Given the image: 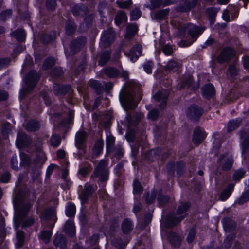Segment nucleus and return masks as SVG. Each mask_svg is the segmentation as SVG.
<instances>
[{
  "label": "nucleus",
  "instance_id": "1",
  "mask_svg": "<svg viewBox=\"0 0 249 249\" xmlns=\"http://www.w3.org/2000/svg\"><path fill=\"white\" fill-rule=\"evenodd\" d=\"M135 96L134 93L128 90H122L119 96L120 101L122 107L126 112V120L125 123L128 128L126 135V138L129 142L134 140L135 137V130L130 129L133 126L136 125L140 121L142 114L141 113L133 112V114L129 112V110L134 109L138 102L142 99L141 90L139 86L137 85Z\"/></svg>",
  "mask_w": 249,
  "mask_h": 249
},
{
  "label": "nucleus",
  "instance_id": "2",
  "mask_svg": "<svg viewBox=\"0 0 249 249\" xmlns=\"http://www.w3.org/2000/svg\"><path fill=\"white\" fill-rule=\"evenodd\" d=\"M13 204L15 209L14 221L16 229L20 226L25 228L32 225L35 222L33 218L24 220L31 207L30 203L22 196H17L13 201Z\"/></svg>",
  "mask_w": 249,
  "mask_h": 249
},
{
  "label": "nucleus",
  "instance_id": "3",
  "mask_svg": "<svg viewBox=\"0 0 249 249\" xmlns=\"http://www.w3.org/2000/svg\"><path fill=\"white\" fill-rule=\"evenodd\" d=\"M71 11L75 17H85L84 22L80 27L81 29L83 28L82 29L83 31L91 26L93 16L86 6L82 4L75 5L72 8Z\"/></svg>",
  "mask_w": 249,
  "mask_h": 249
},
{
  "label": "nucleus",
  "instance_id": "4",
  "mask_svg": "<svg viewBox=\"0 0 249 249\" xmlns=\"http://www.w3.org/2000/svg\"><path fill=\"white\" fill-rule=\"evenodd\" d=\"M205 28L203 27L198 26L192 23H187L180 24L178 27V34L181 36L185 35V32H187L192 39V41L189 42L190 45L195 41L198 36L205 30Z\"/></svg>",
  "mask_w": 249,
  "mask_h": 249
},
{
  "label": "nucleus",
  "instance_id": "5",
  "mask_svg": "<svg viewBox=\"0 0 249 249\" xmlns=\"http://www.w3.org/2000/svg\"><path fill=\"white\" fill-rule=\"evenodd\" d=\"M108 161L106 159L101 160L95 167L91 178H98V183H103L108 179L109 171L108 168Z\"/></svg>",
  "mask_w": 249,
  "mask_h": 249
},
{
  "label": "nucleus",
  "instance_id": "6",
  "mask_svg": "<svg viewBox=\"0 0 249 249\" xmlns=\"http://www.w3.org/2000/svg\"><path fill=\"white\" fill-rule=\"evenodd\" d=\"M97 189L96 184L86 183L84 188L79 194V198L81 200L82 205L86 203L89 199L95 193Z\"/></svg>",
  "mask_w": 249,
  "mask_h": 249
},
{
  "label": "nucleus",
  "instance_id": "7",
  "mask_svg": "<svg viewBox=\"0 0 249 249\" xmlns=\"http://www.w3.org/2000/svg\"><path fill=\"white\" fill-rule=\"evenodd\" d=\"M235 55V51L231 48H224L217 56V61L219 63L228 62L233 59Z\"/></svg>",
  "mask_w": 249,
  "mask_h": 249
},
{
  "label": "nucleus",
  "instance_id": "8",
  "mask_svg": "<svg viewBox=\"0 0 249 249\" xmlns=\"http://www.w3.org/2000/svg\"><path fill=\"white\" fill-rule=\"evenodd\" d=\"M115 34L112 28L105 31L101 36V44L105 47L109 46L114 40Z\"/></svg>",
  "mask_w": 249,
  "mask_h": 249
},
{
  "label": "nucleus",
  "instance_id": "9",
  "mask_svg": "<svg viewBox=\"0 0 249 249\" xmlns=\"http://www.w3.org/2000/svg\"><path fill=\"white\" fill-rule=\"evenodd\" d=\"M203 113V109L196 105H191L187 109L186 114L191 120L197 121Z\"/></svg>",
  "mask_w": 249,
  "mask_h": 249
},
{
  "label": "nucleus",
  "instance_id": "10",
  "mask_svg": "<svg viewBox=\"0 0 249 249\" xmlns=\"http://www.w3.org/2000/svg\"><path fill=\"white\" fill-rule=\"evenodd\" d=\"M40 76L37 73V72L34 70H32L28 73L25 79L26 84L28 86V90L31 91L37 83Z\"/></svg>",
  "mask_w": 249,
  "mask_h": 249
},
{
  "label": "nucleus",
  "instance_id": "11",
  "mask_svg": "<svg viewBox=\"0 0 249 249\" xmlns=\"http://www.w3.org/2000/svg\"><path fill=\"white\" fill-rule=\"evenodd\" d=\"M169 91L166 89L159 90L154 96V99L157 102H160L159 105L160 108H164L167 103Z\"/></svg>",
  "mask_w": 249,
  "mask_h": 249
},
{
  "label": "nucleus",
  "instance_id": "12",
  "mask_svg": "<svg viewBox=\"0 0 249 249\" xmlns=\"http://www.w3.org/2000/svg\"><path fill=\"white\" fill-rule=\"evenodd\" d=\"M206 137V134L204 130L199 127H196L194 131L193 142L196 145L199 144L204 140Z\"/></svg>",
  "mask_w": 249,
  "mask_h": 249
},
{
  "label": "nucleus",
  "instance_id": "13",
  "mask_svg": "<svg viewBox=\"0 0 249 249\" xmlns=\"http://www.w3.org/2000/svg\"><path fill=\"white\" fill-rule=\"evenodd\" d=\"M142 47L140 44L134 45L130 50L128 54V56L132 62H135L141 55L142 53Z\"/></svg>",
  "mask_w": 249,
  "mask_h": 249
},
{
  "label": "nucleus",
  "instance_id": "14",
  "mask_svg": "<svg viewBox=\"0 0 249 249\" xmlns=\"http://www.w3.org/2000/svg\"><path fill=\"white\" fill-rule=\"evenodd\" d=\"M197 2L198 0H185L184 2L178 7V10L181 12H189L196 5Z\"/></svg>",
  "mask_w": 249,
  "mask_h": 249
},
{
  "label": "nucleus",
  "instance_id": "15",
  "mask_svg": "<svg viewBox=\"0 0 249 249\" xmlns=\"http://www.w3.org/2000/svg\"><path fill=\"white\" fill-rule=\"evenodd\" d=\"M53 90L54 94L58 96H63L71 90V88L69 85H61L55 84L53 86Z\"/></svg>",
  "mask_w": 249,
  "mask_h": 249
},
{
  "label": "nucleus",
  "instance_id": "16",
  "mask_svg": "<svg viewBox=\"0 0 249 249\" xmlns=\"http://www.w3.org/2000/svg\"><path fill=\"white\" fill-rule=\"evenodd\" d=\"M86 42V39L83 36L79 37L77 39L73 40L71 45V49L72 51V53H76L81 47L85 44Z\"/></svg>",
  "mask_w": 249,
  "mask_h": 249
},
{
  "label": "nucleus",
  "instance_id": "17",
  "mask_svg": "<svg viewBox=\"0 0 249 249\" xmlns=\"http://www.w3.org/2000/svg\"><path fill=\"white\" fill-rule=\"evenodd\" d=\"M41 218L45 220H53V223L56 220V212L53 208H49L42 212Z\"/></svg>",
  "mask_w": 249,
  "mask_h": 249
},
{
  "label": "nucleus",
  "instance_id": "18",
  "mask_svg": "<svg viewBox=\"0 0 249 249\" xmlns=\"http://www.w3.org/2000/svg\"><path fill=\"white\" fill-rule=\"evenodd\" d=\"M53 245L59 249H66L67 240L65 237L61 234L56 235L53 240Z\"/></svg>",
  "mask_w": 249,
  "mask_h": 249
},
{
  "label": "nucleus",
  "instance_id": "19",
  "mask_svg": "<svg viewBox=\"0 0 249 249\" xmlns=\"http://www.w3.org/2000/svg\"><path fill=\"white\" fill-rule=\"evenodd\" d=\"M87 136V133L83 130L79 131L77 132L75 136V145L78 148H83V144Z\"/></svg>",
  "mask_w": 249,
  "mask_h": 249
},
{
  "label": "nucleus",
  "instance_id": "20",
  "mask_svg": "<svg viewBox=\"0 0 249 249\" xmlns=\"http://www.w3.org/2000/svg\"><path fill=\"white\" fill-rule=\"evenodd\" d=\"M240 136L241 140L242 154H244L249 148V135L245 131H242L240 132Z\"/></svg>",
  "mask_w": 249,
  "mask_h": 249
},
{
  "label": "nucleus",
  "instance_id": "21",
  "mask_svg": "<svg viewBox=\"0 0 249 249\" xmlns=\"http://www.w3.org/2000/svg\"><path fill=\"white\" fill-rule=\"evenodd\" d=\"M201 90L203 96L207 99L211 98L215 94L214 88L211 84H207L204 86L202 88Z\"/></svg>",
  "mask_w": 249,
  "mask_h": 249
},
{
  "label": "nucleus",
  "instance_id": "22",
  "mask_svg": "<svg viewBox=\"0 0 249 249\" xmlns=\"http://www.w3.org/2000/svg\"><path fill=\"white\" fill-rule=\"evenodd\" d=\"M17 143L20 146H27L29 144L30 138L24 132H20L17 135Z\"/></svg>",
  "mask_w": 249,
  "mask_h": 249
},
{
  "label": "nucleus",
  "instance_id": "23",
  "mask_svg": "<svg viewBox=\"0 0 249 249\" xmlns=\"http://www.w3.org/2000/svg\"><path fill=\"white\" fill-rule=\"evenodd\" d=\"M46 160L45 154L41 148H39L36 152V158L34 160V164L38 167H41Z\"/></svg>",
  "mask_w": 249,
  "mask_h": 249
},
{
  "label": "nucleus",
  "instance_id": "24",
  "mask_svg": "<svg viewBox=\"0 0 249 249\" xmlns=\"http://www.w3.org/2000/svg\"><path fill=\"white\" fill-rule=\"evenodd\" d=\"M223 227L226 232H231L236 227V223L229 217H225L222 220Z\"/></svg>",
  "mask_w": 249,
  "mask_h": 249
},
{
  "label": "nucleus",
  "instance_id": "25",
  "mask_svg": "<svg viewBox=\"0 0 249 249\" xmlns=\"http://www.w3.org/2000/svg\"><path fill=\"white\" fill-rule=\"evenodd\" d=\"M133 229L132 222L128 218H125L122 223V230L124 234H128Z\"/></svg>",
  "mask_w": 249,
  "mask_h": 249
},
{
  "label": "nucleus",
  "instance_id": "26",
  "mask_svg": "<svg viewBox=\"0 0 249 249\" xmlns=\"http://www.w3.org/2000/svg\"><path fill=\"white\" fill-rule=\"evenodd\" d=\"M103 145L104 143L102 140H98L96 142L92 151V159L96 158L101 153Z\"/></svg>",
  "mask_w": 249,
  "mask_h": 249
},
{
  "label": "nucleus",
  "instance_id": "27",
  "mask_svg": "<svg viewBox=\"0 0 249 249\" xmlns=\"http://www.w3.org/2000/svg\"><path fill=\"white\" fill-rule=\"evenodd\" d=\"M181 67V64L174 60H170L167 64L165 70L170 72L177 71Z\"/></svg>",
  "mask_w": 249,
  "mask_h": 249
},
{
  "label": "nucleus",
  "instance_id": "28",
  "mask_svg": "<svg viewBox=\"0 0 249 249\" xmlns=\"http://www.w3.org/2000/svg\"><path fill=\"white\" fill-rule=\"evenodd\" d=\"M186 216V214H184L179 217L173 216L172 217L168 218L166 222V227L168 228H172L175 226L178 222L183 220Z\"/></svg>",
  "mask_w": 249,
  "mask_h": 249
},
{
  "label": "nucleus",
  "instance_id": "29",
  "mask_svg": "<svg viewBox=\"0 0 249 249\" xmlns=\"http://www.w3.org/2000/svg\"><path fill=\"white\" fill-rule=\"evenodd\" d=\"M65 232L70 236H73L75 235V227L73 222L71 220H67L64 226Z\"/></svg>",
  "mask_w": 249,
  "mask_h": 249
},
{
  "label": "nucleus",
  "instance_id": "30",
  "mask_svg": "<svg viewBox=\"0 0 249 249\" xmlns=\"http://www.w3.org/2000/svg\"><path fill=\"white\" fill-rule=\"evenodd\" d=\"M234 184L233 183L229 184L226 188H225L220 194V199L224 201L228 199L233 190Z\"/></svg>",
  "mask_w": 249,
  "mask_h": 249
},
{
  "label": "nucleus",
  "instance_id": "31",
  "mask_svg": "<svg viewBox=\"0 0 249 249\" xmlns=\"http://www.w3.org/2000/svg\"><path fill=\"white\" fill-rule=\"evenodd\" d=\"M242 122V119L241 118L230 120L228 124V132L232 131L237 128L240 126Z\"/></svg>",
  "mask_w": 249,
  "mask_h": 249
},
{
  "label": "nucleus",
  "instance_id": "32",
  "mask_svg": "<svg viewBox=\"0 0 249 249\" xmlns=\"http://www.w3.org/2000/svg\"><path fill=\"white\" fill-rule=\"evenodd\" d=\"M55 37L56 33L54 31H51L48 33H42L40 35V38L44 43L47 44L53 40Z\"/></svg>",
  "mask_w": 249,
  "mask_h": 249
},
{
  "label": "nucleus",
  "instance_id": "33",
  "mask_svg": "<svg viewBox=\"0 0 249 249\" xmlns=\"http://www.w3.org/2000/svg\"><path fill=\"white\" fill-rule=\"evenodd\" d=\"M191 88L192 90H196L199 87L197 85H194L193 83V79L191 76H188L185 78L182 82L181 88Z\"/></svg>",
  "mask_w": 249,
  "mask_h": 249
},
{
  "label": "nucleus",
  "instance_id": "34",
  "mask_svg": "<svg viewBox=\"0 0 249 249\" xmlns=\"http://www.w3.org/2000/svg\"><path fill=\"white\" fill-rule=\"evenodd\" d=\"M138 27L136 23L129 24L127 26L125 37L130 39L137 32Z\"/></svg>",
  "mask_w": 249,
  "mask_h": 249
},
{
  "label": "nucleus",
  "instance_id": "35",
  "mask_svg": "<svg viewBox=\"0 0 249 249\" xmlns=\"http://www.w3.org/2000/svg\"><path fill=\"white\" fill-rule=\"evenodd\" d=\"M17 230L16 237L17 242L16 243V248L17 249L20 248L24 244V233L23 231Z\"/></svg>",
  "mask_w": 249,
  "mask_h": 249
},
{
  "label": "nucleus",
  "instance_id": "36",
  "mask_svg": "<svg viewBox=\"0 0 249 249\" xmlns=\"http://www.w3.org/2000/svg\"><path fill=\"white\" fill-rule=\"evenodd\" d=\"M91 166L86 162L81 164L78 173L83 177L87 176L91 170Z\"/></svg>",
  "mask_w": 249,
  "mask_h": 249
},
{
  "label": "nucleus",
  "instance_id": "37",
  "mask_svg": "<svg viewBox=\"0 0 249 249\" xmlns=\"http://www.w3.org/2000/svg\"><path fill=\"white\" fill-rule=\"evenodd\" d=\"M89 86L94 89L97 94H100L104 90V87L99 81L91 80L89 82Z\"/></svg>",
  "mask_w": 249,
  "mask_h": 249
},
{
  "label": "nucleus",
  "instance_id": "38",
  "mask_svg": "<svg viewBox=\"0 0 249 249\" xmlns=\"http://www.w3.org/2000/svg\"><path fill=\"white\" fill-rule=\"evenodd\" d=\"M169 239L171 244L175 247L178 246L181 241L180 238L173 231L169 232Z\"/></svg>",
  "mask_w": 249,
  "mask_h": 249
},
{
  "label": "nucleus",
  "instance_id": "39",
  "mask_svg": "<svg viewBox=\"0 0 249 249\" xmlns=\"http://www.w3.org/2000/svg\"><path fill=\"white\" fill-rule=\"evenodd\" d=\"M74 117V113L72 110L69 111V117L63 119L59 124V127L67 128L68 125L71 123Z\"/></svg>",
  "mask_w": 249,
  "mask_h": 249
},
{
  "label": "nucleus",
  "instance_id": "40",
  "mask_svg": "<svg viewBox=\"0 0 249 249\" xmlns=\"http://www.w3.org/2000/svg\"><path fill=\"white\" fill-rule=\"evenodd\" d=\"M77 26L75 23L71 20L68 21L65 24V32L67 35H71L73 34Z\"/></svg>",
  "mask_w": 249,
  "mask_h": 249
},
{
  "label": "nucleus",
  "instance_id": "41",
  "mask_svg": "<svg viewBox=\"0 0 249 249\" xmlns=\"http://www.w3.org/2000/svg\"><path fill=\"white\" fill-rule=\"evenodd\" d=\"M110 53L108 51H105L101 53L99 55V65L100 66L105 65L109 60Z\"/></svg>",
  "mask_w": 249,
  "mask_h": 249
},
{
  "label": "nucleus",
  "instance_id": "42",
  "mask_svg": "<svg viewBox=\"0 0 249 249\" xmlns=\"http://www.w3.org/2000/svg\"><path fill=\"white\" fill-rule=\"evenodd\" d=\"M26 129L29 131H35L39 129V124L38 121L31 120L25 125Z\"/></svg>",
  "mask_w": 249,
  "mask_h": 249
},
{
  "label": "nucleus",
  "instance_id": "43",
  "mask_svg": "<svg viewBox=\"0 0 249 249\" xmlns=\"http://www.w3.org/2000/svg\"><path fill=\"white\" fill-rule=\"evenodd\" d=\"M217 11L216 8L213 7L208 8L206 9V13L208 15L211 24H213Z\"/></svg>",
  "mask_w": 249,
  "mask_h": 249
},
{
  "label": "nucleus",
  "instance_id": "44",
  "mask_svg": "<svg viewBox=\"0 0 249 249\" xmlns=\"http://www.w3.org/2000/svg\"><path fill=\"white\" fill-rule=\"evenodd\" d=\"M127 19V16L123 11H120L116 14L115 18V23L117 25H120L123 22H125Z\"/></svg>",
  "mask_w": 249,
  "mask_h": 249
},
{
  "label": "nucleus",
  "instance_id": "45",
  "mask_svg": "<svg viewBox=\"0 0 249 249\" xmlns=\"http://www.w3.org/2000/svg\"><path fill=\"white\" fill-rule=\"evenodd\" d=\"M157 199L158 201V203L160 206H163L164 205L168 203L169 200V196H163L162 195V192L161 190L157 192Z\"/></svg>",
  "mask_w": 249,
  "mask_h": 249
},
{
  "label": "nucleus",
  "instance_id": "46",
  "mask_svg": "<svg viewBox=\"0 0 249 249\" xmlns=\"http://www.w3.org/2000/svg\"><path fill=\"white\" fill-rule=\"evenodd\" d=\"M228 72L232 77H234L238 75L239 70L237 67V64L236 61H234L229 65L228 69Z\"/></svg>",
  "mask_w": 249,
  "mask_h": 249
},
{
  "label": "nucleus",
  "instance_id": "47",
  "mask_svg": "<svg viewBox=\"0 0 249 249\" xmlns=\"http://www.w3.org/2000/svg\"><path fill=\"white\" fill-rule=\"evenodd\" d=\"M75 205L72 203H69L65 211L66 215L70 217H73L75 215Z\"/></svg>",
  "mask_w": 249,
  "mask_h": 249
},
{
  "label": "nucleus",
  "instance_id": "48",
  "mask_svg": "<svg viewBox=\"0 0 249 249\" xmlns=\"http://www.w3.org/2000/svg\"><path fill=\"white\" fill-rule=\"evenodd\" d=\"M104 72L106 75L111 78L115 77L119 74V71L116 68L112 67L106 68L104 71Z\"/></svg>",
  "mask_w": 249,
  "mask_h": 249
},
{
  "label": "nucleus",
  "instance_id": "49",
  "mask_svg": "<svg viewBox=\"0 0 249 249\" xmlns=\"http://www.w3.org/2000/svg\"><path fill=\"white\" fill-rule=\"evenodd\" d=\"M11 35L15 36L18 41H22L25 39L24 31L22 29H18L11 33Z\"/></svg>",
  "mask_w": 249,
  "mask_h": 249
},
{
  "label": "nucleus",
  "instance_id": "50",
  "mask_svg": "<svg viewBox=\"0 0 249 249\" xmlns=\"http://www.w3.org/2000/svg\"><path fill=\"white\" fill-rule=\"evenodd\" d=\"M20 165L25 167H28L31 163V159L30 156L25 153H20Z\"/></svg>",
  "mask_w": 249,
  "mask_h": 249
},
{
  "label": "nucleus",
  "instance_id": "51",
  "mask_svg": "<svg viewBox=\"0 0 249 249\" xmlns=\"http://www.w3.org/2000/svg\"><path fill=\"white\" fill-rule=\"evenodd\" d=\"M157 196V191L156 190H153L151 194L149 193H147L145 195V199L146 203L150 204L153 203Z\"/></svg>",
  "mask_w": 249,
  "mask_h": 249
},
{
  "label": "nucleus",
  "instance_id": "52",
  "mask_svg": "<svg viewBox=\"0 0 249 249\" xmlns=\"http://www.w3.org/2000/svg\"><path fill=\"white\" fill-rule=\"evenodd\" d=\"M169 12L168 8L160 10L155 13L154 18L159 20H162L168 16Z\"/></svg>",
  "mask_w": 249,
  "mask_h": 249
},
{
  "label": "nucleus",
  "instance_id": "53",
  "mask_svg": "<svg viewBox=\"0 0 249 249\" xmlns=\"http://www.w3.org/2000/svg\"><path fill=\"white\" fill-rule=\"evenodd\" d=\"M190 207L189 202L182 203L179 205L177 209V213L178 215H181L185 213Z\"/></svg>",
  "mask_w": 249,
  "mask_h": 249
},
{
  "label": "nucleus",
  "instance_id": "54",
  "mask_svg": "<svg viewBox=\"0 0 249 249\" xmlns=\"http://www.w3.org/2000/svg\"><path fill=\"white\" fill-rule=\"evenodd\" d=\"M11 129V124L10 123L6 122L3 124L2 126L1 136L3 139H7L8 133Z\"/></svg>",
  "mask_w": 249,
  "mask_h": 249
},
{
  "label": "nucleus",
  "instance_id": "55",
  "mask_svg": "<svg viewBox=\"0 0 249 249\" xmlns=\"http://www.w3.org/2000/svg\"><path fill=\"white\" fill-rule=\"evenodd\" d=\"M52 233L50 231H43L41 232L40 237L46 243L50 241Z\"/></svg>",
  "mask_w": 249,
  "mask_h": 249
},
{
  "label": "nucleus",
  "instance_id": "56",
  "mask_svg": "<svg viewBox=\"0 0 249 249\" xmlns=\"http://www.w3.org/2000/svg\"><path fill=\"white\" fill-rule=\"evenodd\" d=\"M108 151L113 153L114 156L118 159H120L123 155L122 148L120 146L113 147L112 150H109Z\"/></svg>",
  "mask_w": 249,
  "mask_h": 249
},
{
  "label": "nucleus",
  "instance_id": "57",
  "mask_svg": "<svg viewBox=\"0 0 249 249\" xmlns=\"http://www.w3.org/2000/svg\"><path fill=\"white\" fill-rule=\"evenodd\" d=\"M115 143V138L112 136H107L106 139V145L107 151L112 150Z\"/></svg>",
  "mask_w": 249,
  "mask_h": 249
},
{
  "label": "nucleus",
  "instance_id": "58",
  "mask_svg": "<svg viewBox=\"0 0 249 249\" xmlns=\"http://www.w3.org/2000/svg\"><path fill=\"white\" fill-rule=\"evenodd\" d=\"M41 167H38L36 165L34 164L33 167L32 168L31 172V175L32 176L33 180L37 179L40 176V173L39 169Z\"/></svg>",
  "mask_w": 249,
  "mask_h": 249
},
{
  "label": "nucleus",
  "instance_id": "59",
  "mask_svg": "<svg viewBox=\"0 0 249 249\" xmlns=\"http://www.w3.org/2000/svg\"><path fill=\"white\" fill-rule=\"evenodd\" d=\"M112 243L113 245L116 247L118 249H124L126 246V244L120 238L113 239L112 241Z\"/></svg>",
  "mask_w": 249,
  "mask_h": 249
},
{
  "label": "nucleus",
  "instance_id": "60",
  "mask_svg": "<svg viewBox=\"0 0 249 249\" xmlns=\"http://www.w3.org/2000/svg\"><path fill=\"white\" fill-rule=\"evenodd\" d=\"M63 73V70L60 67H55L51 71V76L55 78L61 76Z\"/></svg>",
  "mask_w": 249,
  "mask_h": 249
},
{
  "label": "nucleus",
  "instance_id": "61",
  "mask_svg": "<svg viewBox=\"0 0 249 249\" xmlns=\"http://www.w3.org/2000/svg\"><path fill=\"white\" fill-rule=\"evenodd\" d=\"M50 142L52 146L56 147L60 143L61 138L59 135H53L50 139Z\"/></svg>",
  "mask_w": 249,
  "mask_h": 249
},
{
  "label": "nucleus",
  "instance_id": "62",
  "mask_svg": "<svg viewBox=\"0 0 249 249\" xmlns=\"http://www.w3.org/2000/svg\"><path fill=\"white\" fill-rule=\"evenodd\" d=\"M142 192V187L140 182L137 180H134L133 182V193L134 194H140Z\"/></svg>",
  "mask_w": 249,
  "mask_h": 249
},
{
  "label": "nucleus",
  "instance_id": "63",
  "mask_svg": "<svg viewBox=\"0 0 249 249\" xmlns=\"http://www.w3.org/2000/svg\"><path fill=\"white\" fill-rule=\"evenodd\" d=\"M246 173V171L243 169H240L234 173L233 179L235 181H239L241 178H242Z\"/></svg>",
  "mask_w": 249,
  "mask_h": 249
},
{
  "label": "nucleus",
  "instance_id": "64",
  "mask_svg": "<svg viewBox=\"0 0 249 249\" xmlns=\"http://www.w3.org/2000/svg\"><path fill=\"white\" fill-rule=\"evenodd\" d=\"M249 200V189L244 193L238 200V203L242 205Z\"/></svg>",
  "mask_w": 249,
  "mask_h": 249
}]
</instances>
